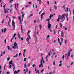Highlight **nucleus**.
<instances>
[{"label":"nucleus","instance_id":"ea45409f","mask_svg":"<svg viewBox=\"0 0 74 74\" xmlns=\"http://www.w3.org/2000/svg\"><path fill=\"white\" fill-rule=\"evenodd\" d=\"M18 17L19 20H20V19H21V17L20 16H18Z\"/></svg>","mask_w":74,"mask_h":74},{"label":"nucleus","instance_id":"13d9d810","mask_svg":"<svg viewBox=\"0 0 74 74\" xmlns=\"http://www.w3.org/2000/svg\"><path fill=\"white\" fill-rule=\"evenodd\" d=\"M58 41L59 42V41H60V39H59V38H58Z\"/></svg>","mask_w":74,"mask_h":74},{"label":"nucleus","instance_id":"39448f33","mask_svg":"<svg viewBox=\"0 0 74 74\" xmlns=\"http://www.w3.org/2000/svg\"><path fill=\"white\" fill-rule=\"evenodd\" d=\"M5 5H6L5 4L4 5V6H3V7L4 8V13L5 14H6V13H8V10H6V9L5 8Z\"/></svg>","mask_w":74,"mask_h":74},{"label":"nucleus","instance_id":"aec40b11","mask_svg":"<svg viewBox=\"0 0 74 74\" xmlns=\"http://www.w3.org/2000/svg\"><path fill=\"white\" fill-rule=\"evenodd\" d=\"M18 56V54L14 56V58H17Z\"/></svg>","mask_w":74,"mask_h":74},{"label":"nucleus","instance_id":"774afa93","mask_svg":"<svg viewBox=\"0 0 74 74\" xmlns=\"http://www.w3.org/2000/svg\"><path fill=\"white\" fill-rule=\"evenodd\" d=\"M49 74H52V72H50L49 73Z\"/></svg>","mask_w":74,"mask_h":74},{"label":"nucleus","instance_id":"cd10ccee","mask_svg":"<svg viewBox=\"0 0 74 74\" xmlns=\"http://www.w3.org/2000/svg\"><path fill=\"white\" fill-rule=\"evenodd\" d=\"M38 1L39 2V4H41V0H39Z\"/></svg>","mask_w":74,"mask_h":74},{"label":"nucleus","instance_id":"e2e57ef3","mask_svg":"<svg viewBox=\"0 0 74 74\" xmlns=\"http://www.w3.org/2000/svg\"><path fill=\"white\" fill-rule=\"evenodd\" d=\"M28 73L29 74H30V71H29Z\"/></svg>","mask_w":74,"mask_h":74},{"label":"nucleus","instance_id":"6ab92c4d","mask_svg":"<svg viewBox=\"0 0 74 74\" xmlns=\"http://www.w3.org/2000/svg\"><path fill=\"white\" fill-rule=\"evenodd\" d=\"M33 14H31L30 15H29V18L30 17H31V16H33Z\"/></svg>","mask_w":74,"mask_h":74},{"label":"nucleus","instance_id":"a19ab883","mask_svg":"<svg viewBox=\"0 0 74 74\" xmlns=\"http://www.w3.org/2000/svg\"><path fill=\"white\" fill-rule=\"evenodd\" d=\"M64 56L63 55L62 56V59L63 60H64Z\"/></svg>","mask_w":74,"mask_h":74},{"label":"nucleus","instance_id":"b1692460","mask_svg":"<svg viewBox=\"0 0 74 74\" xmlns=\"http://www.w3.org/2000/svg\"><path fill=\"white\" fill-rule=\"evenodd\" d=\"M45 15V13H42L41 14V16H42V15Z\"/></svg>","mask_w":74,"mask_h":74},{"label":"nucleus","instance_id":"7ed1b4c3","mask_svg":"<svg viewBox=\"0 0 74 74\" xmlns=\"http://www.w3.org/2000/svg\"><path fill=\"white\" fill-rule=\"evenodd\" d=\"M47 27L49 29L50 32H52V29H51V24H50V22L49 21L48 22Z\"/></svg>","mask_w":74,"mask_h":74},{"label":"nucleus","instance_id":"5701e85b","mask_svg":"<svg viewBox=\"0 0 74 74\" xmlns=\"http://www.w3.org/2000/svg\"><path fill=\"white\" fill-rule=\"evenodd\" d=\"M45 15V13H42L41 14V16H42V15Z\"/></svg>","mask_w":74,"mask_h":74},{"label":"nucleus","instance_id":"a211bd4d","mask_svg":"<svg viewBox=\"0 0 74 74\" xmlns=\"http://www.w3.org/2000/svg\"><path fill=\"white\" fill-rule=\"evenodd\" d=\"M8 50H10V49H11V48H10V46H8Z\"/></svg>","mask_w":74,"mask_h":74},{"label":"nucleus","instance_id":"f704fd0d","mask_svg":"<svg viewBox=\"0 0 74 74\" xmlns=\"http://www.w3.org/2000/svg\"><path fill=\"white\" fill-rule=\"evenodd\" d=\"M39 27L40 29H41V25H39Z\"/></svg>","mask_w":74,"mask_h":74},{"label":"nucleus","instance_id":"c85d7f7f","mask_svg":"<svg viewBox=\"0 0 74 74\" xmlns=\"http://www.w3.org/2000/svg\"><path fill=\"white\" fill-rule=\"evenodd\" d=\"M61 40L62 42H63V39L62 38H61Z\"/></svg>","mask_w":74,"mask_h":74},{"label":"nucleus","instance_id":"0eeeda50","mask_svg":"<svg viewBox=\"0 0 74 74\" xmlns=\"http://www.w3.org/2000/svg\"><path fill=\"white\" fill-rule=\"evenodd\" d=\"M64 35V32L63 31H62L61 33V37H63V36Z\"/></svg>","mask_w":74,"mask_h":74},{"label":"nucleus","instance_id":"4c0bfd02","mask_svg":"<svg viewBox=\"0 0 74 74\" xmlns=\"http://www.w3.org/2000/svg\"><path fill=\"white\" fill-rule=\"evenodd\" d=\"M51 51H52L53 52H54V50L53 49H52L50 51V53H51Z\"/></svg>","mask_w":74,"mask_h":74},{"label":"nucleus","instance_id":"6e6552de","mask_svg":"<svg viewBox=\"0 0 74 74\" xmlns=\"http://www.w3.org/2000/svg\"><path fill=\"white\" fill-rule=\"evenodd\" d=\"M70 51H69L67 53V57H69L70 56Z\"/></svg>","mask_w":74,"mask_h":74},{"label":"nucleus","instance_id":"37998d69","mask_svg":"<svg viewBox=\"0 0 74 74\" xmlns=\"http://www.w3.org/2000/svg\"><path fill=\"white\" fill-rule=\"evenodd\" d=\"M2 31L1 33H3V30H4V29H1Z\"/></svg>","mask_w":74,"mask_h":74},{"label":"nucleus","instance_id":"58836bf2","mask_svg":"<svg viewBox=\"0 0 74 74\" xmlns=\"http://www.w3.org/2000/svg\"><path fill=\"white\" fill-rule=\"evenodd\" d=\"M26 58H25L24 59V62H25V61H26Z\"/></svg>","mask_w":74,"mask_h":74},{"label":"nucleus","instance_id":"c756f323","mask_svg":"<svg viewBox=\"0 0 74 74\" xmlns=\"http://www.w3.org/2000/svg\"><path fill=\"white\" fill-rule=\"evenodd\" d=\"M36 73H38V74H39V70H37L36 71Z\"/></svg>","mask_w":74,"mask_h":74},{"label":"nucleus","instance_id":"7c9ffc66","mask_svg":"<svg viewBox=\"0 0 74 74\" xmlns=\"http://www.w3.org/2000/svg\"><path fill=\"white\" fill-rule=\"evenodd\" d=\"M16 36V34L15 33H14V35L13 36V37H15Z\"/></svg>","mask_w":74,"mask_h":74},{"label":"nucleus","instance_id":"473e14b6","mask_svg":"<svg viewBox=\"0 0 74 74\" xmlns=\"http://www.w3.org/2000/svg\"><path fill=\"white\" fill-rule=\"evenodd\" d=\"M26 64H24V68H26Z\"/></svg>","mask_w":74,"mask_h":74},{"label":"nucleus","instance_id":"ddd939ff","mask_svg":"<svg viewBox=\"0 0 74 74\" xmlns=\"http://www.w3.org/2000/svg\"><path fill=\"white\" fill-rule=\"evenodd\" d=\"M30 32V31H29L27 33V36L28 37H30V35H29V32Z\"/></svg>","mask_w":74,"mask_h":74},{"label":"nucleus","instance_id":"5fc2aeb1","mask_svg":"<svg viewBox=\"0 0 74 74\" xmlns=\"http://www.w3.org/2000/svg\"><path fill=\"white\" fill-rule=\"evenodd\" d=\"M73 15H74V9H73Z\"/></svg>","mask_w":74,"mask_h":74},{"label":"nucleus","instance_id":"20e7f679","mask_svg":"<svg viewBox=\"0 0 74 74\" xmlns=\"http://www.w3.org/2000/svg\"><path fill=\"white\" fill-rule=\"evenodd\" d=\"M12 25L13 26V28L12 29V30H15V22L13 21L12 23Z\"/></svg>","mask_w":74,"mask_h":74},{"label":"nucleus","instance_id":"8fccbe9b","mask_svg":"<svg viewBox=\"0 0 74 74\" xmlns=\"http://www.w3.org/2000/svg\"><path fill=\"white\" fill-rule=\"evenodd\" d=\"M41 20H42V18H43V17H42V16H41Z\"/></svg>","mask_w":74,"mask_h":74},{"label":"nucleus","instance_id":"3c124183","mask_svg":"<svg viewBox=\"0 0 74 74\" xmlns=\"http://www.w3.org/2000/svg\"><path fill=\"white\" fill-rule=\"evenodd\" d=\"M67 53L65 54V57H66V56H67Z\"/></svg>","mask_w":74,"mask_h":74},{"label":"nucleus","instance_id":"680f3d73","mask_svg":"<svg viewBox=\"0 0 74 74\" xmlns=\"http://www.w3.org/2000/svg\"><path fill=\"white\" fill-rule=\"evenodd\" d=\"M73 62H72L71 63V66H72L73 65Z\"/></svg>","mask_w":74,"mask_h":74},{"label":"nucleus","instance_id":"4468645a","mask_svg":"<svg viewBox=\"0 0 74 74\" xmlns=\"http://www.w3.org/2000/svg\"><path fill=\"white\" fill-rule=\"evenodd\" d=\"M14 7H15L16 9V10L18 11V9H17L16 8V3H15V4H14Z\"/></svg>","mask_w":74,"mask_h":74},{"label":"nucleus","instance_id":"de8ad7c7","mask_svg":"<svg viewBox=\"0 0 74 74\" xmlns=\"http://www.w3.org/2000/svg\"><path fill=\"white\" fill-rule=\"evenodd\" d=\"M50 21V19H49V18H48V19L46 20V21Z\"/></svg>","mask_w":74,"mask_h":74},{"label":"nucleus","instance_id":"412c9836","mask_svg":"<svg viewBox=\"0 0 74 74\" xmlns=\"http://www.w3.org/2000/svg\"><path fill=\"white\" fill-rule=\"evenodd\" d=\"M44 69H43L42 70H41V73L42 74L43 73V71H44Z\"/></svg>","mask_w":74,"mask_h":74},{"label":"nucleus","instance_id":"bf43d9fd","mask_svg":"<svg viewBox=\"0 0 74 74\" xmlns=\"http://www.w3.org/2000/svg\"><path fill=\"white\" fill-rule=\"evenodd\" d=\"M58 25H57L56 27V28H57L58 27Z\"/></svg>","mask_w":74,"mask_h":74},{"label":"nucleus","instance_id":"338daca9","mask_svg":"<svg viewBox=\"0 0 74 74\" xmlns=\"http://www.w3.org/2000/svg\"><path fill=\"white\" fill-rule=\"evenodd\" d=\"M34 23H36V21L34 20Z\"/></svg>","mask_w":74,"mask_h":74},{"label":"nucleus","instance_id":"a18cd8bd","mask_svg":"<svg viewBox=\"0 0 74 74\" xmlns=\"http://www.w3.org/2000/svg\"><path fill=\"white\" fill-rule=\"evenodd\" d=\"M21 53H19V56H21Z\"/></svg>","mask_w":74,"mask_h":74},{"label":"nucleus","instance_id":"72a5a7b5","mask_svg":"<svg viewBox=\"0 0 74 74\" xmlns=\"http://www.w3.org/2000/svg\"><path fill=\"white\" fill-rule=\"evenodd\" d=\"M16 5L17 8H18V5H18V3H17V4H16Z\"/></svg>","mask_w":74,"mask_h":74},{"label":"nucleus","instance_id":"69168bd1","mask_svg":"<svg viewBox=\"0 0 74 74\" xmlns=\"http://www.w3.org/2000/svg\"><path fill=\"white\" fill-rule=\"evenodd\" d=\"M23 38H21V40H23Z\"/></svg>","mask_w":74,"mask_h":74},{"label":"nucleus","instance_id":"423d86ee","mask_svg":"<svg viewBox=\"0 0 74 74\" xmlns=\"http://www.w3.org/2000/svg\"><path fill=\"white\" fill-rule=\"evenodd\" d=\"M18 45V44L16 43V42H15L14 44V46L12 47V48L13 49L14 48H18V47L17 46Z\"/></svg>","mask_w":74,"mask_h":74},{"label":"nucleus","instance_id":"79ce46f5","mask_svg":"<svg viewBox=\"0 0 74 74\" xmlns=\"http://www.w3.org/2000/svg\"><path fill=\"white\" fill-rule=\"evenodd\" d=\"M4 42L5 44H6V39H5Z\"/></svg>","mask_w":74,"mask_h":74},{"label":"nucleus","instance_id":"864d4df0","mask_svg":"<svg viewBox=\"0 0 74 74\" xmlns=\"http://www.w3.org/2000/svg\"><path fill=\"white\" fill-rule=\"evenodd\" d=\"M4 19H3V21L2 22V23H4Z\"/></svg>","mask_w":74,"mask_h":74},{"label":"nucleus","instance_id":"a878e982","mask_svg":"<svg viewBox=\"0 0 74 74\" xmlns=\"http://www.w3.org/2000/svg\"><path fill=\"white\" fill-rule=\"evenodd\" d=\"M15 65L14 64L13 65V70H15Z\"/></svg>","mask_w":74,"mask_h":74},{"label":"nucleus","instance_id":"0e129e2a","mask_svg":"<svg viewBox=\"0 0 74 74\" xmlns=\"http://www.w3.org/2000/svg\"><path fill=\"white\" fill-rule=\"evenodd\" d=\"M7 74H10V72H7Z\"/></svg>","mask_w":74,"mask_h":74},{"label":"nucleus","instance_id":"49530a36","mask_svg":"<svg viewBox=\"0 0 74 74\" xmlns=\"http://www.w3.org/2000/svg\"><path fill=\"white\" fill-rule=\"evenodd\" d=\"M28 71V69L27 68H26V72H27Z\"/></svg>","mask_w":74,"mask_h":74},{"label":"nucleus","instance_id":"e433bc0d","mask_svg":"<svg viewBox=\"0 0 74 74\" xmlns=\"http://www.w3.org/2000/svg\"><path fill=\"white\" fill-rule=\"evenodd\" d=\"M18 37H21L20 36V34H19L18 33Z\"/></svg>","mask_w":74,"mask_h":74},{"label":"nucleus","instance_id":"f3484780","mask_svg":"<svg viewBox=\"0 0 74 74\" xmlns=\"http://www.w3.org/2000/svg\"><path fill=\"white\" fill-rule=\"evenodd\" d=\"M10 57H8L7 58L8 62L9 61V60H10Z\"/></svg>","mask_w":74,"mask_h":74},{"label":"nucleus","instance_id":"4be33fe9","mask_svg":"<svg viewBox=\"0 0 74 74\" xmlns=\"http://www.w3.org/2000/svg\"><path fill=\"white\" fill-rule=\"evenodd\" d=\"M60 27H62V23H60Z\"/></svg>","mask_w":74,"mask_h":74},{"label":"nucleus","instance_id":"1a4fd4ad","mask_svg":"<svg viewBox=\"0 0 74 74\" xmlns=\"http://www.w3.org/2000/svg\"><path fill=\"white\" fill-rule=\"evenodd\" d=\"M19 71H20V70H18L17 71H14V74H18V73H19Z\"/></svg>","mask_w":74,"mask_h":74},{"label":"nucleus","instance_id":"09e8293b","mask_svg":"<svg viewBox=\"0 0 74 74\" xmlns=\"http://www.w3.org/2000/svg\"><path fill=\"white\" fill-rule=\"evenodd\" d=\"M9 68H10V69H11V65H9Z\"/></svg>","mask_w":74,"mask_h":74},{"label":"nucleus","instance_id":"4d7b16f0","mask_svg":"<svg viewBox=\"0 0 74 74\" xmlns=\"http://www.w3.org/2000/svg\"><path fill=\"white\" fill-rule=\"evenodd\" d=\"M61 66H62V64H59V66H60V67H61Z\"/></svg>","mask_w":74,"mask_h":74},{"label":"nucleus","instance_id":"f8f14e48","mask_svg":"<svg viewBox=\"0 0 74 74\" xmlns=\"http://www.w3.org/2000/svg\"><path fill=\"white\" fill-rule=\"evenodd\" d=\"M12 60H11V61H10L9 63V65H10V64H12Z\"/></svg>","mask_w":74,"mask_h":74},{"label":"nucleus","instance_id":"9d476101","mask_svg":"<svg viewBox=\"0 0 74 74\" xmlns=\"http://www.w3.org/2000/svg\"><path fill=\"white\" fill-rule=\"evenodd\" d=\"M26 52V49H24V52L23 53V56L24 57V58H25V53Z\"/></svg>","mask_w":74,"mask_h":74},{"label":"nucleus","instance_id":"603ef678","mask_svg":"<svg viewBox=\"0 0 74 74\" xmlns=\"http://www.w3.org/2000/svg\"><path fill=\"white\" fill-rule=\"evenodd\" d=\"M67 30V27H65V30Z\"/></svg>","mask_w":74,"mask_h":74},{"label":"nucleus","instance_id":"f257e3e1","mask_svg":"<svg viewBox=\"0 0 74 74\" xmlns=\"http://www.w3.org/2000/svg\"><path fill=\"white\" fill-rule=\"evenodd\" d=\"M64 16H66V17L67 21H68V17L67 16V14H64L62 15L61 16H60V15H59L58 16V19H57V22H59V19H62L61 21V22H63V21H64Z\"/></svg>","mask_w":74,"mask_h":74},{"label":"nucleus","instance_id":"f03ea898","mask_svg":"<svg viewBox=\"0 0 74 74\" xmlns=\"http://www.w3.org/2000/svg\"><path fill=\"white\" fill-rule=\"evenodd\" d=\"M43 54H41V61H40V64L39 65V68H40L41 67H43V64H42V63L45 64V62H44V60H43Z\"/></svg>","mask_w":74,"mask_h":74},{"label":"nucleus","instance_id":"393cba45","mask_svg":"<svg viewBox=\"0 0 74 74\" xmlns=\"http://www.w3.org/2000/svg\"><path fill=\"white\" fill-rule=\"evenodd\" d=\"M6 30H7V29H6V28H5L4 29L3 32H6Z\"/></svg>","mask_w":74,"mask_h":74},{"label":"nucleus","instance_id":"dca6fc26","mask_svg":"<svg viewBox=\"0 0 74 74\" xmlns=\"http://www.w3.org/2000/svg\"><path fill=\"white\" fill-rule=\"evenodd\" d=\"M67 12H69V8H67L66 10H65V11H66V12H67Z\"/></svg>","mask_w":74,"mask_h":74},{"label":"nucleus","instance_id":"9b49d317","mask_svg":"<svg viewBox=\"0 0 74 74\" xmlns=\"http://www.w3.org/2000/svg\"><path fill=\"white\" fill-rule=\"evenodd\" d=\"M31 39V38L30 37L27 38H26L27 41L28 42L29 41V40Z\"/></svg>","mask_w":74,"mask_h":74},{"label":"nucleus","instance_id":"c9c22d12","mask_svg":"<svg viewBox=\"0 0 74 74\" xmlns=\"http://www.w3.org/2000/svg\"><path fill=\"white\" fill-rule=\"evenodd\" d=\"M21 31H23V29L22 28V25H21Z\"/></svg>","mask_w":74,"mask_h":74},{"label":"nucleus","instance_id":"c03bdc74","mask_svg":"<svg viewBox=\"0 0 74 74\" xmlns=\"http://www.w3.org/2000/svg\"><path fill=\"white\" fill-rule=\"evenodd\" d=\"M65 44H67V40H66L65 41Z\"/></svg>","mask_w":74,"mask_h":74},{"label":"nucleus","instance_id":"2eb2a0df","mask_svg":"<svg viewBox=\"0 0 74 74\" xmlns=\"http://www.w3.org/2000/svg\"><path fill=\"white\" fill-rule=\"evenodd\" d=\"M10 22V19H9V20L8 23V25H9V26H11V25H10V24L9 23V22Z\"/></svg>","mask_w":74,"mask_h":74},{"label":"nucleus","instance_id":"6e6d98bb","mask_svg":"<svg viewBox=\"0 0 74 74\" xmlns=\"http://www.w3.org/2000/svg\"><path fill=\"white\" fill-rule=\"evenodd\" d=\"M55 62L54 61L53 62V65H55Z\"/></svg>","mask_w":74,"mask_h":74},{"label":"nucleus","instance_id":"052dcab7","mask_svg":"<svg viewBox=\"0 0 74 74\" xmlns=\"http://www.w3.org/2000/svg\"><path fill=\"white\" fill-rule=\"evenodd\" d=\"M59 44L60 45H62V42H59Z\"/></svg>","mask_w":74,"mask_h":74},{"label":"nucleus","instance_id":"2f4dec72","mask_svg":"<svg viewBox=\"0 0 74 74\" xmlns=\"http://www.w3.org/2000/svg\"><path fill=\"white\" fill-rule=\"evenodd\" d=\"M30 66V64L29 63H28L27 64V67H29Z\"/></svg>","mask_w":74,"mask_h":74},{"label":"nucleus","instance_id":"bb28decb","mask_svg":"<svg viewBox=\"0 0 74 74\" xmlns=\"http://www.w3.org/2000/svg\"><path fill=\"white\" fill-rule=\"evenodd\" d=\"M54 8H55V10H57V7H56V6L54 5Z\"/></svg>","mask_w":74,"mask_h":74}]
</instances>
